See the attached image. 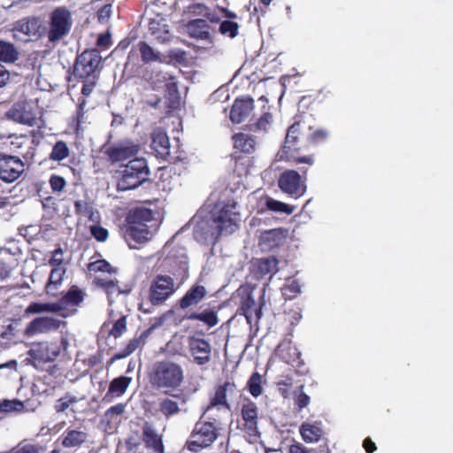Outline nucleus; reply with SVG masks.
Segmentation results:
<instances>
[{
  "label": "nucleus",
  "mask_w": 453,
  "mask_h": 453,
  "mask_svg": "<svg viewBox=\"0 0 453 453\" xmlns=\"http://www.w3.org/2000/svg\"><path fill=\"white\" fill-rule=\"evenodd\" d=\"M288 230L285 228H274L265 231L260 238V244L265 250H272L282 246L287 239Z\"/></svg>",
  "instance_id": "obj_27"
},
{
  "label": "nucleus",
  "mask_w": 453,
  "mask_h": 453,
  "mask_svg": "<svg viewBox=\"0 0 453 453\" xmlns=\"http://www.w3.org/2000/svg\"><path fill=\"white\" fill-rule=\"evenodd\" d=\"M74 212L78 216L90 218L93 215V206L87 200H77L74 202Z\"/></svg>",
  "instance_id": "obj_54"
},
{
  "label": "nucleus",
  "mask_w": 453,
  "mask_h": 453,
  "mask_svg": "<svg viewBox=\"0 0 453 453\" xmlns=\"http://www.w3.org/2000/svg\"><path fill=\"white\" fill-rule=\"evenodd\" d=\"M85 296L86 294L82 289L76 285H73L70 287L68 291L63 295L58 302H56V304L60 307L61 311L69 306L80 305L83 302Z\"/></svg>",
  "instance_id": "obj_31"
},
{
  "label": "nucleus",
  "mask_w": 453,
  "mask_h": 453,
  "mask_svg": "<svg viewBox=\"0 0 453 453\" xmlns=\"http://www.w3.org/2000/svg\"><path fill=\"white\" fill-rule=\"evenodd\" d=\"M25 172L24 162L17 156L0 152V180L5 183L16 181Z\"/></svg>",
  "instance_id": "obj_12"
},
{
  "label": "nucleus",
  "mask_w": 453,
  "mask_h": 453,
  "mask_svg": "<svg viewBox=\"0 0 453 453\" xmlns=\"http://www.w3.org/2000/svg\"><path fill=\"white\" fill-rule=\"evenodd\" d=\"M73 26V18L66 6L55 8L49 16L46 35L49 42L57 43L70 33Z\"/></svg>",
  "instance_id": "obj_6"
},
{
  "label": "nucleus",
  "mask_w": 453,
  "mask_h": 453,
  "mask_svg": "<svg viewBox=\"0 0 453 453\" xmlns=\"http://www.w3.org/2000/svg\"><path fill=\"white\" fill-rule=\"evenodd\" d=\"M102 56L98 50H86L77 55L72 75L74 80L98 79L102 69Z\"/></svg>",
  "instance_id": "obj_4"
},
{
  "label": "nucleus",
  "mask_w": 453,
  "mask_h": 453,
  "mask_svg": "<svg viewBox=\"0 0 453 453\" xmlns=\"http://www.w3.org/2000/svg\"><path fill=\"white\" fill-rule=\"evenodd\" d=\"M142 441L145 447L152 453H165V445L162 435L158 434L156 429L149 422L142 426Z\"/></svg>",
  "instance_id": "obj_23"
},
{
  "label": "nucleus",
  "mask_w": 453,
  "mask_h": 453,
  "mask_svg": "<svg viewBox=\"0 0 453 453\" xmlns=\"http://www.w3.org/2000/svg\"><path fill=\"white\" fill-rule=\"evenodd\" d=\"M71 154L72 150L67 142L63 140H58L52 146L51 151L49 154V159L53 162L60 163L69 158Z\"/></svg>",
  "instance_id": "obj_38"
},
{
  "label": "nucleus",
  "mask_w": 453,
  "mask_h": 453,
  "mask_svg": "<svg viewBox=\"0 0 453 453\" xmlns=\"http://www.w3.org/2000/svg\"><path fill=\"white\" fill-rule=\"evenodd\" d=\"M149 30L159 42L164 43L170 40L171 35L167 20L160 14H157L154 18L150 19Z\"/></svg>",
  "instance_id": "obj_29"
},
{
  "label": "nucleus",
  "mask_w": 453,
  "mask_h": 453,
  "mask_svg": "<svg viewBox=\"0 0 453 453\" xmlns=\"http://www.w3.org/2000/svg\"><path fill=\"white\" fill-rule=\"evenodd\" d=\"M60 307H58L56 303H39V302H32L25 309L24 314L26 316L31 314H40L43 312H59Z\"/></svg>",
  "instance_id": "obj_42"
},
{
  "label": "nucleus",
  "mask_w": 453,
  "mask_h": 453,
  "mask_svg": "<svg viewBox=\"0 0 453 453\" xmlns=\"http://www.w3.org/2000/svg\"><path fill=\"white\" fill-rule=\"evenodd\" d=\"M162 266L166 275H170L177 285L184 283L188 278V259L185 249L173 248L164 258Z\"/></svg>",
  "instance_id": "obj_7"
},
{
  "label": "nucleus",
  "mask_w": 453,
  "mask_h": 453,
  "mask_svg": "<svg viewBox=\"0 0 453 453\" xmlns=\"http://www.w3.org/2000/svg\"><path fill=\"white\" fill-rule=\"evenodd\" d=\"M60 326L61 321L56 318L49 316L36 317L27 325L24 334L27 337L44 334L58 330Z\"/></svg>",
  "instance_id": "obj_15"
},
{
  "label": "nucleus",
  "mask_w": 453,
  "mask_h": 453,
  "mask_svg": "<svg viewBox=\"0 0 453 453\" xmlns=\"http://www.w3.org/2000/svg\"><path fill=\"white\" fill-rule=\"evenodd\" d=\"M207 296V290L204 286L200 284L192 285L184 296L178 301V305L181 310L196 306L201 303Z\"/></svg>",
  "instance_id": "obj_25"
},
{
  "label": "nucleus",
  "mask_w": 453,
  "mask_h": 453,
  "mask_svg": "<svg viewBox=\"0 0 453 453\" xmlns=\"http://www.w3.org/2000/svg\"><path fill=\"white\" fill-rule=\"evenodd\" d=\"M153 219V211L146 207H135L127 212L122 231L123 237L130 248H135L137 244L149 240L148 223Z\"/></svg>",
  "instance_id": "obj_2"
},
{
  "label": "nucleus",
  "mask_w": 453,
  "mask_h": 453,
  "mask_svg": "<svg viewBox=\"0 0 453 453\" xmlns=\"http://www.w3.org/2000/svg\"><path fill=\"white\" fill-rule=\"evenodd\" d=\"M265 207L271 211L281 212L287 215L292 214L295 211V206L275 200L269 196L265 198Z\"/></svg>",
  "instance_id": "obj_48"
},
{
  "label": "nucleus",
  "mask_w": 453,
  "mask_h": 453,
  "mask_svg": "<svg viewBox=\"0 0 453 453\" xmlns=\"http://www.w3.org/2000/svg\"><path fill=\"white\" fill-rule=\"evenodd\" d=\"M39 404L38 398H26L25 401H19L17 398L12 400L4 398V401L0 403V411H33Z\"/></svg>",
  "instance_id": "obj_24"
},
{
  "label": "nucleus",
  "mask_w": 453,
  "mask_h": 453,
  "mask_svg": "<svg viewBox=\"0 0 453 453\" xmlns=\"http://www.w3.org/2000/svg\"><path fill=\"white\" fill-rule=\"evenodd\" d=\"M5 115L8 119L16 123L27 125L28 127L37 126L41 128V126L38 123L41 119L35 116L32 109L25 103L14 104L8 110Z\"/></svg>",
  "instance_id": "obj_16"
},
{
  "label": "nucleus",
  "mask_w": 453,
  "mask_h": 453,
  "mask_svg": "<svg viewBox=\"0 0 453 453\" xmlns=\"http://www.w3.org/2000/svg\"><path fill=\"white\" fill-rule=\"evenodd\" d=\"M118 180V190L126 191L138 188L149 180L150 169L143 157H134L123 166Z\"/></svg>",
  "instance_id": "obj_3"
},
{
  "label": "nucleus",
  "mask_w": 453,
  "mask_h": 453,
  "mask_svg": "<svg viewBox=\"0 0 453 453\" xmlns=\"http://www.w3.org/2000/svg\"><path fill=\"white\" fill-rule=\"evenodd\" d=\"M88 435L85 432L67 429L62 436L61 445L64 448H80L86 441Z\"/></svg>",
  "instance_id": "obj_34"
},
{
  "label": "nucleus",
  "mask_w": 453,
  "mask_h": 453,
  "mask_svg": "<svg viewBox=\"0 0 453 453\" xmlns=\"http://www.w3.org/2000/svg\"><path fill=\"white\" fill-rule=\"evenodd\" d=\"M185 319L200 321L210 328L217 326L219 321L217 312L212 309H205L201 312L192 311L187 314Z\"/></svg>",
  "instance_id": "obj_35"
},
{
  "label": "nucleus",
  "mask_w": 453,
  "mask_h": 453,
  "mask_svg": "<svg viewBox=\"0 0 453 453\" xmlns=\"http://www.w3.org/2000/svg\"><path fill=\"white\" fill-rule=\"evenodd\" d=\"M329 136V132L326 129L319 128L314 129L312 126V119H311V129L309 134L308 149L312 146H317L325 142Z\"/></svg>",
  "instance_id": "obj_49"
},
{
  "label": "nucleus",
  "mask_w": 453,
  "mask_h": 453,
  "mask_svg": "<svg viewBox=\"0 0 453 453\" xmlns=\"http://www.w3.org/2000/svg\"><path fill=\"white\" fill-rule=\"evenodd\" d=\"M281 291L286 300H291L297 296V295L301 292V288L298 281L293 280L290 282L285 284L281 288Z\"/></svg>",
  "instance_id": "obj_55"
},
{
  "label": "nucleus",
  "mask_w": 453,
  "mask_h": 453,
  "mask_svg": "<svg viewBox=\"0 0 453 453\" xmlns=\"http://www.w3.org/2000/svg\"><path fill=\"white\" fill-rule=\"evenodd\" d=\"M137 49L140 52L141 59L144 64H149L151 62H163L160 52L154 50L148 42L140 41L137 43Z\"/></svg>",
  "instance_id": "obj_40"
},
{
  "label": "nucleus",
  "mask_w": 453,
  "mask_h": 453,
  "mask_svg": "<svg viewBox=\"0 0 453 453\" xmlns=\"http://www.w3.org/2000/svg\"><path fill=\"white\" fill-rule=\"evenodd\" d=\"M90 233L97 242H105L109 236L108 230L99 225L90 226Z\"/></svg>",
  "instance_id": "obj_62"
},
{
  "label": "nucleus",
  "mask_w": 453,
  "mask_h": 453,
  "mask_svg": "<svg viewBox=\"0 0 453 453\" xmlns=\"http://www.w3.org/2000/svg\"><path fill=\"white\" fill-rule=\"evenodd\" d=\"M0 453H38V449L33 444L19 443L16 447L11 449L8 452Z\"/></svg>",
  "instance_id": "obj_63"
},
{
  "label": "nucleus",
  "mask_w": 453,
  "mask_h": 453,
  "mask_svg": "<svg viewBox=\"0 0 453 453\" xmlns=\"http://www.w3.org/2000/svg\"><path fill=\"white\" fill-rule=\"evenodd\" d=\"M140 149L139 144L125 140L105 148L104 154L111 164H116L135 157Z\"/></svg>",
  "instance_id": "obj_13"
},
{
  "label": "nucleus",
  "mask_w": 453,
  "mask_h": 453,
  "mask_svg": "<svg viewBox=\"0 0 453 453\" xmlns=\"http://www.w3.org/2000/svg\"><path fill=\"white\" fill-rule=\"evenodd\" d=\"M153 330V326L143 331L140 336L134 337L129 341L127 346L119 353L114 354L111 359L107 362V365H111L115 361L126 358L134 353L139 347H142L145 344L146 339L151 334Z\"/></svg>",
  "instance_id": "obj_28"
},
{
  "label": "nucleus",
  "mask_w": 453,
  "mask_h": 453,
  "mask_svg": "<svg viewBox=\"0 0 453 453\" xmlns=\"http://www.w3.org/2000/svg\"><path fill=\"white\" fill-rule=\"evenodd\" d=\"M302 439L306 443L318 442L323 436L322 428L315 424L303 423L299 427Z\"/></svg>",
  "instance_id": "obj_36"
},
{
  "label": "nucleus",
  "mask_w": 453,
  "mask_h": 453,
  "mask_svg": "<svg viewBox=\"0 0 453 453\" xmlns=\"http://www.w3.org/2000/svg\"><path fill=\"white\" fill-rule=\"evenodd\" d=\"M65 272L66 270L65 267H52L45 288L47 293L52 292L54 289H56L58 285L62 283Z\"/></svg>",
  "instance_id": "obj_47"
},
{
  "label": "nucleus",
  "mask_w": 453,
  "mask_h": 453,
  "mask_svg": "<svg viewBox=\"0 0 453 453\" xmlns=\"http://www.w3.org/2000/svg\"><path fill=\"white\" fill-rule=\"evenodd\" d=\"M188 342L189 351L198 365H204L211 361V347L209 341L191 336Z\"/></svg>",
  "instance_id": "obj_17"
},
{
  "label": "nucleus",
  "mask_w": 453,
  "mask_h": 453,
  "mask_svg": "<svg viewBox=\"0 0 453 453\" xmlns=\"http://www.w3.org/2000/svg\"><path fill=\"white\" fill-rule=\"evenodd\" d=\"M242 417L245 421V426L252 430L257 428V408L256 404L250 401L243 404L242 408Z\"/></svg>",
  "instance_id": "obj_41"
},
{
  "label": "nucleus",
  "mask_w": 453,
  "mask_h": 453,
  "mask_svg": "<svg viewBox=\"0 0 453 453\" xmlns=\"http://www.w3.org/2000/svg\"><path fill=\"white\" fill-rule=\"evenodd\" d=\"M60 353V345L58 342H34L28 351L30 357L39 363L53 362Z\"/></svg>",
  "instance_id": "obj_14"
},
{
  "label": "nucleus",
  "mask_w": 453,
  "mask_h": 453,
  "mask_svg": "<svg viewBox=\"0 0 453 453\" xmlns=\"http://www.w3.org/2000/svg\"><path fill=\"white\" fill-rule=\"evenodd\" d=\"M160 411L165 417L168 418L173 414L178 413L180 411V409L176 402L165 398L160 403Z\"/></svg>",
  "instance_id": "obj_57"
},
{
  "label": "nucleus",
  "mask_w": 453,
  "mask_h": 453,
  "mask_svg": "<svg viewBox=\"0 0 453 453\" xmlns=\"http://www.w3.org/2000/svg\"><path fill=\"white\" fill-rule=\"evenodd\" d=\"M232 141L235 154L251 155L257 150V137L252 134L239 132L232 136Z\"/></svg>",
  "instance_id": "obj_22"
},
{
  "label": "nucleus",
  "mask_w": 453,
  "mask_h": 453,
  "mask_svg": "<svg viewBox=\"0 0 453 453\" xmlns=\"http://www.w3.org/2000/svg\"><path fill=\"white\" fill-rule=\"evenodd\" d=\"M309 167V165L300 167V173L296 170H285L282 172L278 179L280 189L294 198L303 196L307 188L306 180Z\"/></svg>",
  "instance_id": "obj_9"
},
{
  "label": "nucleus",
  "mask_w": 453,
  "mask_h": 453,
  "mask_svg": "<svg viewBox=\"0 0 453 453\" xmlns=\"http://www.w3.org/2000/svg\"><path fill=\"white\" fill-rule=\"evenodd\" d=\"M48 264L51 267H64V250L61 247H58L53 251H51V257L49 259Z\"/></svg>",
  "instance_id": "obj_60"
},
{
  "label": "nucleus",
  "mask_w": 453,
  "mask_h": 453,
  "mask_svg": "<svg viewBox=\"0 0 453 453\" xmlns=\"http://www.w3.org/2000/svg\"><path fill=\"white\" fill-rule=\"evenodd\" d=\"M237 313L244 316L247 323L251 326L252 323L257 324L261 319L262 306H257L252 294L249 293L242 299Z\"/></svg>",
  "instance_id": "obj_19"
},
{
  "label": "nucleus",
  "mask_w": 453,
  "mask_h": 453,
  "mask_svg": "<svg viewBox=\"0 0 453 453\" xmlns=\"http://www.w3.org/2000/svg\"><path fill=\"white\" fill-rule=\"evenodd\" d=\"M239 25L232 20H224L220 23L219 31L221 35L234 38L238 35Z\"/></svg>",
  "instance_id": "obj_51"
},
{
  "label": "nucleus",
  "mask_w": 453,
  "mask_h": 453,
  "mask_svg": "<svg viewBox=\"0 0 453 453\" xmlns=\"http://www.w3.org/2000/svg\"><path fill=\"white\" fill-rule=\"evenodd\" d=\"M19 53L16 46L4 40H0V62L12 64L19 59Z\"/></svg>",
  "instance_id": "obj_39"
},
{
  "label": "nucleus",
  "mask_w": 453,
  "mask_h": 453,
  "mask_svg": "<svg viewBox=\"0 0 453 453\" xmlns=\"http://www.w3.org/2000/svg\"><path fill=\"white\" fill-rule=\"evenodd\" d=\"M236 203H225L213 213L212 220L216 224L217 238L223 233L233 234L239 228V213L235 212Z\"/></svg>",
  "instance_id": "obj_11"
},
{
  "label": "nucleus",
  "mask_w": 453,
  "mask_h": 453,
  "mask_svg": "<svg viewBox=\"0 0 453 453\" xmlns=\"http://www.w3.org/2000/svg\"><path fill=\"white\" fill-rule=\"evenodd\" d=\"M219 426L212 421L199 420L186 442V448L192 452H199L210 447L219 436Z\"/></svg>",
  "instance_id": "obj_8"
},
{
  "label": "nucleus",
  "mask_w": 453,
  "mask_h": 453,
  "mask_svg": "<svg viewBox=\"0 0 453 453\" xmlns=\"http://www.w3.org/2000/svg\"><path fill=\"white\" fill-rule=\"evenodd\" d=\"M230 413V406L226 398H211V403L207 406L203 415L207 416L208 421H212L220 426V421Z\"/></svg>",
  "instance_id": "obj_21"
},
{
  "label": "nucleus",
  "mask_w": 453,
  "mask_h": 453,
  "mask_svg": "<svg viewBox=\"0 0 453 453\" xmlns=\"http://www.w3.org/2000/svg\"><path fill=\"white\" fill-rule=\"evenodd\" d=\"M30 138L29 150H27L26 153L23 154V157L25 159H32L35 154L36 147L39 144V139L42 138L43 134L40 129L38 130H31L27 134Z\"/></svg>",
  "instance_id": "obj_50"
},
{
  "label": "nucleus",
  "mask_w": 453,
  "mask_h": 453,
  "mask_svg": "<svg viewBox=\"0 0 453 453\" xmlns=\"http://www.w3.org/2000/svg\"><path fill=\"white\" fill-rule=\"evenodd\" d=\"M157 76L160 77L159 81L165 82V92L170 99L179 98L178 83L175 77L169 75L167 73L159 72Z\"/></svg>",
  "instance_id": "obj_44"
},
{
  "label": "nucleus",
  "mask_w": 453,
  "mask_h": 453,
  "mask_svg": "<svg viewBox=\"0 0 453 453\" xmlns=\"http://www.w3.org/2000/svg\"><path fill=\"white\" fill-rule=\"evenodd\" d=\"M178 287L170 275L158 274L150 282L148 299L152 305H161L173 295Z\"/></svg>",
  "instance_id": "obj_10"
},
{
  "label": "nucleus",
  "mask_w": 453,
  "mask_h": 453,
  "mask_svg": "<svg viewBox=\"0 0 453 453\" xmlns=\"http://www.w3.org/2000/svg\"><path fill=\"white\" fill-rule=\"evenodd\" d=\"M311 117L297 115L294 123L288 128L284 143L279 151L281 161L305 164L311 166L314 164L312 155L299 156V152L308 149Z\"/></svg>",
  "instance_id": "obj_1"
},
{
  "label": "nucleus",
  "mask_w": 453,
  "mask_h": 453,
  "mask_svg": "<svg viewBox=\"0 0 453 453\" xmlns=\"http://www.w3.org/2000/svg\"><path fill=\"white\" fill-rule=\"evenodd\" d=\"M273 121V115L265 111L264 112L261 117L254 123V130H261V131H267L269 126L271 125Z\"/></svg>",
  "instance_id": "obj_58"
},
{
  "label": "nucleus",
  "mask_w": 453,
  "mask_h": 453,
  "mask_svg": "<svg viewBox=\"0 0 453 453\" xmlns=\"http://www.w3.org/2000/svg\"><path fill=\"white\" fill-rule=\"evenodd\" d=\"M132 381V378L127 376H119L113 379L109 386L108 394L122 395Z\"/></svg>",
  "instance_id": "obj_43"
},
{
  "label": "nucleus",
  "mask_w": 453,
  "mask_h": 453,
  "mask_svg": "<svg viewBox=\"0 0 453 453\" xmlns=\"http://www.w3.org/2000/svg\"><path fill=\"white\" fill-rule=\"evenodd\" d=\"M236 386L233 380H226L223 385H219L216 389L214 396H226L228 394L233 395Z\"/></svg>",
  "instance_id": "obj_61"
},
{
  "label": "nucleus",
  "mask_w": 453,
  "mask_h": 453,
  "mask_svg": "<svg viewBox=\"0 0 453 453\" xmlns=\"http://www.w3.org/2000/svg\"><path fill=\"white\" fill-rule=\"evenodd\" d=\"M188 31L192 38L208 40L210 38V26L202 19H193L188 24Z\"/></svg>",
  "instance_id": "obj_33"
},
{
  "label": "nucleus",
  "mask_w": 453,
  "mask_h": 453,
  "mask_svg": "<svg viewBox=\"0 0 453 453\" xmlns=\"http://www.w3.org/2000/svg\"><path fill=\"white\" fill-rule=\"evenodd\" d=\"M279 260L273 257L257 259L253 264V273L257 280L263 279L266 275H273L278 272Z\"/></svg>",
  "instance_id": "obj_30"
},
{
  "label": "nucleus",
  "mask_w": 453,
  "mask_h": 453,
  "mask_svg": "<svg viewBox=\"0 0 453 453\" xmlns=\"http://www.w3.org/2000/svg\"><path fill=\"white\" fill-rule=\"evenodd\" d=\"M183 380L181 367L169 361H161L155 364L150 374L151 383L158 388H175Z\"/></svg>",
  "instance_id": "obj_5"
},
{
  "label": "nucleus",
  "mask_w": 453,
  "mask_h": 453,
  "mask_svg": "<svg viewBox=\"0 0 453 453\" xmlns=\"http://www.w3.org/2000/svg\"><path fill=\"white\" fill-rule=\"evenodd\" d=\"M254 108V100L250 97H238L234 100L229 118L234 124L243 122L251 113Z\"/></svg>",
  "instance_id": "obj_20"
},
{
  "label": "nucleus",
  "mask_w": 453,
  "mask_h": 453,
  "mask_svg": "<svg viewBox=\"0 0 453 453\" xmlns=\"http://www.w3.org/2000/svg\"><path fill=\"white\" fill-rule=\"evenodd\" d=\"M303 385L296 372L293 376L282 375L277 381L279 391L283 396H308L303 391Z\"/></svg>",
  "instance_id": "obj_18"
},
{
  "label": "nucleus",
  "mask_w": 453,
  "mask_h": 453,
  "mask_svg": "<svg viewBox=\"0 0 453 453\" xmlns=\"http://www.w3.org/2000/svg\"><path fill=\"white\" fill-rule=\"evenodd\" d=\"M49 185L53 193L59 194L65 190L67 182L63 176L53 173L50 176Z\"/></svg>",
  "instance_id": "obj_53"
},
{
  "label": "nucleus",
  "mask_w": 453,
  "mask_h": 453,
  "mask_svg": "<svg viewBox=\"0 0 453 453\" xmlns=\"http://www.w3.org/2000/svg\"><path fill=\"white\" fill-rule=\"evenodd\" d=\"M190 11L195 14L203 15L211 22H219V19L215 13H211L209 8L203 4H194L189 7Z\"/></svg>",
  "instance_id": "obj_52"
},
{
  "label": "nucleus",
  "mask_w": 453,
  "mask_h": 453,
  "mask_svg": "<svg viewBox=\"0 0 453 453\" xmlns=\"http://www.w3.org/2000/svg\"><path fill=\"white\" fill-rule=\"evenodd\" d=\"M93 284L97 288L105 292L108 298L113 294H128L130 289L121 290L118 285V280H109L104 278L96 277L93 280Z\"/></svg>",
  "instance_id": "obj_37"
},
{
  "label": "nucleus",
  "mask_w": 453,
  "mask_h": 453,
  "mask_svg": "<svg viewBox=\"0 0 453 453\" xmlns=\"http://www.w3.org/2000/svg\"><path fill=\"white\" fill-rule=\"evenodd\" d=\"M150 147L157 157L165 158L170 155V141L165 132L154 131L151 137Z\"/></svg>",
  "instance_id": "obj_32"
},
{
  "label": "nucleus",
  "mask_w": 453,
  "mask_h": 453,
  "mask_svg": "<svg viewBox=\"0 0 453 453\" xmlns=\"http://www.w3.org/2000/svg\"><path fill=\"white\" fill-rule=\"evenodd\" d=\"M12 139L11 145L12 146L14 151L22 155L26 153L27 150H29L30 138L27 134H10L8 136Z\"/></svg>",
  "instance_id": "obj_45"
},
{
  "label": "nucleus",
  "mask_w": 453,
  "mask_h": 453,
  "mask_svg": "<svg viewBox=\"0 0 453 453\" xmlns=\"http://www.w3.org/2000/svg\"><path fill=\"white\" fill-rule=\"evenodd\" d=\"M265 381L258 372H254L247 381L246 388L252 396H259L263 393Z\"/></svg>",
  "instance_id": "obj_46"
},
{
  "label": "nucleus",
  "mask_w": 453,
  "mask_h": 453,
  "mask_svg": "<svg viewBox=\"0 0 453 453\" xmlns=\"http://www.w3.org/2000/svg\"><path fill=\"white\" fill-rule=\"evenodd\" d=\"M127 331V316H121L118 319L109 332V335L117 339L119 338Z\"/></svg>",
  "instance_id": "obj_56"
},
{
  "label": "nucleus",
  "mask_w": 453,
  "mask_h": 453,
  "mask_svg": "<svg viewBox=\"0 0 453 453\" xmlns=\"http://www.w3.org/2000/svg\"><path fill=\"white\" fill-rule=\"evenodd\" d=\"M89 269L94 272H102L108 273H115V270L113 269L111 265L104 259L97 260L94 263H91L89 265Z\"/></svg>",
  "instance_id": "obj_59"
},
{
  "label": "nucleus",
  "mask_w": 453,
  "mask_h": 453,
  "mask_svg": "<svg viewBox=\"0 0 453 453\" xmlns=\"http://www.w3.org/2000/svg\"><path fill=\"white\" fill-rule=\"evenodd\" d=\"M111 15V4H106L102 6L96 13L97 20L101 24L107 23Z\"/></svg>",
  "instance_id": "obj_64"
},
{
  "label": "nucleus",
  "mask_w": 453,
  "mask_h": 453,
  "mask_svg": "<svg viewBox=\"0 0 453 453\" xmlns=\"http://www.w3.org/2000/svg\"><path fill=\"white\" fill-rule=\"evenodd\" d=\"M42 22L38 17L31 16L19 19L13 23L12 30L29 37L41 35Z\"/></svg>",
  "instance_id": "obj_26"
}]
</instances>
